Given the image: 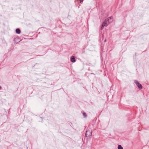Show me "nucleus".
I'll return each instance as SVG.
<instances>
[{
    "label": "nucleus",
    "mask_w": 149,
    "mask_h": 149,
    "mask_svg": "<svg viewBox=\"0 0 149 149\" xmlns=\"http://www.w3.org/2000/svg\"><path fill=\"white\" fill-rule=\"evenodd\" d=\"M92 134V132L91 131L89 130H88L86 133L85 136L86 137H88L89 138H90Z\"/></svg>",
    "instance_id": "obj_1"
},
{
    "label": "nucleus",
    "mask_w": 149,
    "mask_h": 149,
    "mask_svg": "<svg viewBox=\"0 0 149 149\" xmlns=\"http://www.w3.org/2000/svg\"><path fill=\"white\" fill-rule=\"evenodd\" d=\"M134 83L136 84V85L138 87V88L139 89H142V86L141 85V84H140L138 81L136 80H135L134 81Z\"/></svg>",
    "instance_id": "obj_2"
},
{
    "label": "nucleus",
    "mask_w": 149,
    "mask_h": 149,
    "mask_svg": "<svg viewBox=\"0 0 149 149\" xmlns=\"http://www.w3.org/2000/svg\"><path fill=\"white\" fill-rule=\"evenodd\" d=\"M108 22V24H109L113 21V17L112 16L110 17H108L107 19H106Z\"/></svg>",
    "instance_id": "obj_3"
},
{
    "label": "nucleus",
    "mask_w": 149,
    "mask_h": 149,
    "mask_svg": "<svg viewBox=\"0 0 149 149\" xmlns=\"http://www.w3.org/2000/svg\"><path fill=\"white\" fill-rule=\"evenodd\" d=\"M107 19H105V20L103 22L102 24V25L104 26H107L109 24H107Z\"/></svg>",
    "instance_id": "obj_4"
},
{
    "label": "nucleus",
    "mask_w": 149,
    "mask_h": 149,
    "mask_svg": "<svg viewBox=\"0 0 149 149\" xmlns=\"http://www.w3.org/2000/svg\"><path fill=\"white\" fill-rule=\"evenodd\" d=\"M71 62L73 63L75 62L76 61V60L74 58V56H72L71 57Z\"/></svg>",
    "instance_id": "obj_5"
},
{
    "label": "nucleus",
    "mask_w": 149,
    "mask_h": 149,
    "mask_svg": "<svg viewBox=\"0 0 149 149\" xmlns=\"http://www.w3.org/2000/svg\"><path fill=\"white\" fill-rule=\"evenodd\" d=\"M16 33L18 34H19L20 33L21 31L19 29H17L15 30Z\"/></svg>",
    "instance_id": "obj_6"
},
{
    "label": "nucleus",
    "mask_w": 149,
    "mask_h": 149,
    "mask_svg": "<svg viewBox=\"0 0 149 149\" xmlns=\"http://www.w3.org/2000/svg\"><path fill=\"white\" fill-rule=\"evenodd\" d=\"M118 149H123V148L120 145H119L118 146Z\"/></svg>",
    "instance_id": "obj_7"
},
{
    "label": "nucleus",
    "mask_w": 149,
    "mask_h": 149,
    "mask_svg": "<svg viewBox=\"0 0 149 149\" xmlns=\"http://www.w3.org/2000/svg\"><path fill=\"white\" fill-rule=\"evenodd\" d=\"M83 115L84 116L85 118H86L87 117L86 115V113H83Z\"/></svg>",
    "instance_id": "obj_8"
},
{
    "label": "nucleus",
    "mask_w": 149,
    "mask_h": 149,
    "mask_svg": "<svg viewBox=\"0 0 149 149\" xmlns=\"http://www.w3.org/2000/svg\"><path fill=\"white\" fill-rule=\"evenodd\" d=\"M104 26L102 24V26H101V30L103 29V28H104Z\"/></svg>",
    "instance_id": "obj_9"
},
{
    "label": "nucleus",
    "mask_w": 149,
    "mask_h": 149,
    "mask_svg": "<svg viewBox=\"0 0 149 149\" xmlns=\"http://www.w3.org/2000/svg\"><path fill=\"white\" fill-rule=\"evenodd\" d=\"M84 0H80V1L81 2H82Z\"/></svg>",
    "instance_id": "obj_10"
},
{
    "label": "nucleus",
    "mask_w": 149,
    "mask_h": 149,
    "mask_svg": "<svg viewBox=\"0 0 149 149\" xmlns=\"http://www.w3.org/2000/svg\"><path fill=\"white\" fill-rule=\"evenodd\" d=\"M1 87L0 86V89H1Z\"/></svg>",
    "instance_id": "obj_11"
}]
</instances>
